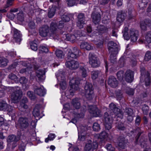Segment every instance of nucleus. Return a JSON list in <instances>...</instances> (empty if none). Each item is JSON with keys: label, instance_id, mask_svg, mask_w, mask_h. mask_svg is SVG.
<instances>
[{"label": "nucleus", "instance_id": "nucleus-43", "mask_svg": "<svg viewBox=\"0 0 151 151\" xmlns=\"http://www.w3.org/2000/svg\"><path fill=\"white\" fill-rule=\"evenodd\" d=\"M144 59L145 61H148L151 59V52L148 51L146 52Z\"/></svg>", "mask_w": 151, "mask_h": 151}, {"label": "nucleus", "instance_id": "nucleus-48", "mask_svg": "<svg viewBox=\"0 0 151 151\" xmlns=\"http://www.w3.org/2000/svg\"><path fill=\"white\" fill-rule=\"evenodd\" d=\"M80 70L81 71L82 76L83 78H85L87 76L86 70L84 67L81 66L79 68Z\"/></svg>", "mask_w": 151, "mask_h": 151}, {"label": "nucleus", "instance_id": "nucleus-35", "mask_svg": "<svg viewBox=\"0 0 151 151\" xmlns=\"http://www.w3.org/2000/svg\"><path fill=\"white\" fill-rule=\"evenodd\" d=\"M8 61L6 58L0 57V67H3L7 65Z\"/></svg>", "mask_w": 151, "mask_h": 151}, {"label": "nucleus", "instance_id": "nucleus-36", "mask_svg": "<svg viewBox=\"0 0 151 151\" xmlns=\"http://www.w3.org/2000/svg\"><path fill=\"white\" fill-rule=\"evenodd\" d=\"M56 56L59 58H64V54L61 50H57L55 52Z\"/></svg>", "mask_w": 151, "mask_h": 151}, {"label": "nucleus", "instance_id": "nucleus-31", "mask_svg": "<svg viewBox=\"0 0 151 151\" xmlns=\"http://www.w3.org/2000/svg\"><path fill=\"white\" fill-rule=\"evenodd\" d=\"M36 76L38 78V80L41 81L42 80V78L44 75L45 74V71L42 69H39L38 70L35 72Z\"/></svg>", "mask_w": 151, "mask_h": 151}, {"label": "nucleus", "instance_id": "nucleus-42", "mask_svg": "<svg viewBox=\"0 0 151 151\" xmlns=\"http://www.w3.org/2000/svg\"><path fill=\"white\" fill-rule=\"evenodd\" d=\"M27 95L28 96L30 99L31 100H35L36 97L33 92L29 91L27 92Z\"/></svg>", "mask_w": 151, "mask_h": 151}, {"label": "nucleus", "instance_id": "nucleus-34", "mask_svg": "<svg viewBox=\"0 0 151 151\" xmlns=\"http://www.w3.org/2000/svg\"><path fill=\"white\" fill-rule=\"evenodd\" d=\"M63 22V21H60L58 25V31L61 34H63L64 33H65L63 30L64 26Z\"/></svg>", "mask_w": 151, "mask_h": 151}, {"label": "nucleus", "instance_id": "nucleus-21", "mask_svg": "<svg viewBox=\"0 0 151 151\" xmlns=\"http://www.w3.org/2000/svg\"><path fill=\"white\" fill-rule=\"evenodd\" d=\"M127 16V13L125 11H121L117 13L116 20L119 22L121 23L124 21Z\"/></svg>", "mask_w": 151, "mask_h": 151}, {"label": "nucleus", "instance_id": "nucleus-54", "mask_svg": "<svg viewBox=\"0 0 151 151\" xmlns=\"http://www.w3.org/2000/svg\"><path fill=\"white\" fill-rule=\"evenodd\" d=\"M62 19L63 22H67L70 21V19L69 15L64 14L62 17Z\"/></svg>", "mask_w": 151, "mask_h": 151}, {"label": "nucleus", "instance_id": "nucleus-23", "mask_svg": "<svg viewBox=\"0 0 151 151\" xmlns=\"http://www.w3.org/2000/svg\"><path fill=\"white\" fill-rule=\"evenodd\" d=\"M125 137L122 136H119L117 139L116 142L121 148H124L125 145Z\"/></svg>", "mask_w": 151, "mask_h": 151}, {"label": "nucleus", "instance_id": "nucleus-8", "mask_svg": "<svg viewBox=\"0 0 151 151\" xmlns=\"http://www.w3.org/2000/svg\"><path fill=\"white\" fill-rule=\"evenodd\" d=\"M142 133V132L140 131V129L138 128L137 129H134L130 131L128 133V135L129 136L134 137L137 134L135 137V142L136 143H137L138 142L139 138Z\"/></svg>", "mask_w": 151, "mask_h": 151}, {"label": "nucleus", "instance_id": "nucleus-2", "mask_svg": "<svg viewBox=\"0 0 151 151\" xmlns=\"http://www.w3.org/2000/svg\"><path fill=\"white\" fill-rule=\"evenodd\" d=\"M80 50L77 47H72L70 50L67 55L66 58L68 60L65 63L66 67L70 69L75 70L78 67L79 64L78 62L73 60L79 56Z\"/></svg>", "mask_w": 151, "mask_h": 151}, {"label": "nucleus", "instance_id": "nucleus-32", "mask_svg": "<svg viewBox=\"0 0 151 151\" xmlns=\"http://www.w3.org/2000/svg\"><path fill=\"white\" fill-rule=\"evenodd\" d=\"M72 104L75 109H79L81 107V103L78 98H76L73 99Z\"/></svg>", "mask_w": 151, "mask_h": 151}, {"label": "nucleus", "instance_id": "nucleus-63", "mask_svg": "<svg viewBox=\"0 0 151 151\" xmlns=\"http://www.w3.org/2000/svg\"><path fill=\"white\" fill-rule=\"evenodd\" d=\"M27 80L25 77H21L19 79V82L22 84H25L27 82Z\"/></svg>", "mask_w": 151, "mask_h": 151}, {"label": "nucleus", "instance_id": "nucleus-33", "mask_svg": "<svg viewBox=\"0 0 151 151\" xmlns=\"http://www.w3.org/2000/svg\"><path fill=\"white\" fill-rule=\"evenodd\" d=\"M39 52L40 53H47L48 52V47L43 45H40L38 48Z\"/></svg>", "mask_w": 151, "mask_h": 151}, {"label": "nucleus", "instance_id": "nucleus-22", "mask_svg": "<svg viewBox=\"0 0 151 151\" xmlns=\"http://www.w3.org/2000/svg\"><path fill=\"white\" fill-rule=\"evenodd\" d=\"M76 34H71L66 33H65L63 35L65 37V40L68 41H70L73 43L76 41V39L77 38L78 36H76Z\"/></svg>", "mask_w": 151, "mask_h": 151}, {"label": "nucleus", "instance_id": "nucleus-55", "mask_svg": "<svg viewBox=\"0 0 151 151\" xmlns=\"http://www.w3.org/2000/svg\"><path fill=\"white\" fill-rule=\"evenodd\" d=\"M7 106V104L4 101L0 102V110L4 111Z\"/></svg>", "mask_w": 151, "mask_h": 151}, {"label": "nucleus", "instance_id": "nucleus-60", "mask_svg": "<svg viewBox=\"0 0 151 151\" xmlns=\"http://www.w3.org/2000/svg\"><path fill=\"white\" fill-rule=\"evenodd\" d=\"M125 111L127 115L134 114L133 109L131 108H126Z\"/></svg>", "mask_w": 151, "mask_h": 151}, {"label": "nucleus", "instance_id": "nucleus-56", "mask_svg": "<svg viewBox=\"0 0 151 151\" xmlns=\"http://www.w3.org/2000/svg\"><path fill=\"white\" fill-rule=\"evenodd\" d=\"M69 151H80L77 145H73L68 148Z\"/></svg>", "mask_w": 151, "mask_h": 151}, {"label": "nucleus", "instance_id": "nucleus-4", "mask_svg": "<svg viewBox=\"0 0 151 151\" xmlns=\"http://www.w3.org/2000/svg\"><path fill=\"white\" fill-rule=\"evenodd\" d=\"M29 125V120L26 117H21L18 120L17 123L16 124V127L22 131L26 129Z\"/></svg>", "mask_w": 151, "mask_h": 151}, {"label": "nucleus", "instance_id": "nucleus-38", "mask_svg": "<svg viewBox=\"0 0 151 151\" xmlns=\"http://www.w3.org/2000/svg\"><path fill=\"white\" fill-rule=\"evenodd\" d=\"M149 1V0H142L141 2L139 4V7L140 9H144L147 6Z\"/></svg>", "mask_w": 151, "mask_h": 151}, {"label": "nucleus", "instance_id": "nucleus-64", "mask_svg": "<svg viewBox=\"0 0 151 151\" xmlns=\"http://www.w3.org/2000/svg\"><path fill=\"white\" fill-rule=\"evenodd\" d=\"M9 78L14 81H16L17 80V76L16 75L13 73H12L10 74L9 76Z\"/></svg>", "mask_w": 151, "mask_h": 151}, {"label": "nucleus", "instance_id": "nucleus-15", "mask_svg": "<svg viewBox=\"0 0 151 151\" xmlns=\"http://www.w3.org/2000/svg\"><path fill=\"white\" fill-rule=\"evenodd\" d=\"M22 35L20 31L16 28L13 30V38L16 43H20L22 40Z\"/></svg>", "mask_w": 151, "mask_h": 151}, {"label": "nucleus", "instance_id": "nucleus-16", "mask_svg": "<svg viewBox=\"0 0 151 151\" xmlns=\"http://www.w3.org/2000/svg\"><path fill=\"white\" fill-rule=\"evenodd\" d=\"M49 27L48 26H44L41 27L39 29V33L40 35L42 37L47 36L49 32Z\"/></svg>", "mask_w": 151, "mask_h": 151}, {"label": "nucleus", "instance_id": "nucleus-46", "mask_svg": "<svg viewBox=\"0 0 151 151\" xmlns=\"http://www.w3.org/2000/svg\"><path fill=\"white\" fill-rule=\"evenodd\" d=\"M93 131L95 132H98L100 129V125L97 122H95L93 124Z\"/></svg>", "mask_w": 151, "mask_h": 151}, {"label": "nucleus", "instance_id": "nucleus-61", "mask_svg": "<svg viewBox=\"0 0 151 151\" xmlns=\"http://www.w3.org/2000/svg\"><path fill=\"white\" fill-rule=\"evenodd\" d=\"M132 9H129L128 12V18L129 20H131L132 19L133 17V15L132 14Z\"/></svg>", "mask_w": 151, "mask_h": 151}, {"label": "nucleus", "instance_id": "nucleus-24", "mask_svg": "<svg viewBox=\"0 0 151 151\" xmlns=\"http://www.w3.org/2000/svg\"><path fill=\"white\" fill-rule=\"evenodd\" d=\"M139 142L141 147L144 148V150L147 151H151V144H150L148 142L145 140L142 141L141 139L139 140Z\"/></svg>", "mask_w": 151, "mask_h": 151}, {"label": "nucleus", "instance_id": "nucleus-57", "mask_svg": "<svg viewBox=\"0 0 151 151\" xmlns=\"http://www.w3.org/2000/svg\"><path fill=\"white\" fill-rule=\"evenodd\" d=\"M66 83L65 81H61L60 83V88L63 90H65L66 88Z\"/></svg>", "mask_w": 151, "mask_h": 151}, {"label": "nucleus", "instance_id": "nucleus-9", "mask_svg": "<svg viewBox=\"0 0 151 151\" xmlns=\"http://www.w3.org/2000/svg\"><path fill=\"white\" fill-rule=\"evenodd\" d=\"M22 95V91L21 90L15 91L11 95V99L14 103H16L21 99Z\"/></svg>", "mask_w": 151, "mask_h": 151}, {"label": "nucleus", "instance_id": "nucleus-28", "mask_svg": "<svg viewBox=\"0 0 151 151\" xmlns=\"http://www.w3.org/2000/svg\"><path fill=\"white\" fill-rule=\"evenodd\" d=\"M108 44L110 45L108 46V49L109 52H110L111 51L114 50L116 47L117 48V51H118V46L116 43L113 41H109Z\"/></svg>", "mask_w": 151, "mask_h": 151}, {"label": "nucleus", "instance_id": "nucleus-1", "mask_svg": "<svg viewBox=\"0 0 151 151\" xmlns=\"http://www.w3.org/2000/svg\"><path fill=\"white\" fill-rule=\"evenodd\" d=\"M111 111L113 112L111 115H109L107 112H105L103 116V120L106 130H109L112 127L113 121L114 119L119 118L122 119L123 113L120 109L117 107L116 105L111 103L109 105Z\"/></svg>", "mask_w": 151, "mask_h": 151}, {"label": "nucleus", "instance_id": "nucleus-37", "mask_svg": "<svg viewBox=\"0 0 151 151\" xmlns=\"http://www.w3.org/2000/svg\"><path fill=\"white\" fill-rule=\"evenodd\" d=\"M108 136V134L107 132L104 131L102 132L99 134V136L98 137V139H101V140L102 141L104 139L106 138Z\"/></svg>", "mask_w": 151, "mask_h": 151}, {"label": "nucleus", "instance_id": "nucleus-19", "mask_svg": "<svg viewBox=\"0 0 151 151\" xmlns=\"http://www.w3.org/2000/svg\"><path fill=\"white\" fill-rule=\"evenodd\" d=\"M130 31L131 41L133 42H136L138 39L139 35L138 31L134 29H130Z\"/></svg>", "mask_w": 151, "mask_h": 151}, {"label": "nucleus", "instance_id": "nucleus-50", "mask_svg": "<svg viewBox=\"0 0 151 151\" xmlns=\"http://www.w3.org/2000/svg\"><path fill=\"white\" fill-rule=\"evenodd\" d=\"M148 106L146 104H144L142 108L143 113L145 115H147L148 112Z\"/></svg>", "mask_w": 151, "mask_h": 151}, {"label": "nucleus", "instance_id": "nucleus-18", "mask_svg": "<svg viewBox=\"0 0 151 151\" xmlns=\"http://www.w3.org/2000/svg\"><path fill=\"white\" fill-rule=\"evenodd\" d=\"M92 21L95 24H98L101 20V15L97 12H93L91 14Z\"/></svg>", "mask_w": 151, "mask_h": 151}, {"label": "nucleus", "instance_id": "nucleus-40", "mask_svg": "<svg viewBox=\"0 0 151 151\" xmlns=\"http://www.w3.org/2000/svg\"><path fill=\"white\" fill-rule=\"evenodd\" d=\"M145 40L149 44L151 42V31L148 32L145 36Z\"/></svg>", "mask_w": 151, "mask_h": 151}, {"label": "nucleus", "instance_id": "nucleus-47", "mask_svg": "<svg viewBox=\"0 0 151 151\" xmlns=\"http://www.w3.org/2000/svg\"><path fill=\"white\" fill-rule=\"evenodd\" d=\"M125 93L129 96H133L134 93V90L132 88H128L126 89Z\"/></svg>", "mask_w": 151, "mask_h": 151}, {"label": "nucleus", "instance_id": "nucleus-13", "mask_svg": "<svg viewBox=\"0 0 151 151\" xmlns=\"http://www.w3.org/2000/svg\"><path fill=\"white\" fill-rule=\"evenodd\" d=\"M78 21L77 23V26L79 28H83V25L85 24V17L83 13L79 14L77 17Z\"/></svg>", "mask_w": 151, "mask_h": 151}, {"label": "nucleus", "instance_id": "nucleus-11", "mask_svg": "<svg viewBox=\"0 0 151 151\" xmlns=\"http://www.w3.org/2000/svg\"><path fill=\"white\" fill-rule=\"evenodd\" d=\"M89 63L92 67L96 68L99 65L98 63V58L93 54L90 53L89 55Z\"/></svg>", "mask_w": 151, "mask_h": 151}, {"label": "nucleus", "instance_id": "nucleus-26", "mask_svg": "<svg viewBox=\"0 0 151 151\" xmlns=\"http://www.w3.org/2000/svg\"><path fill=\"white\" fill-rule=\"evenodd\" d=\"M49 29L52 34H54L55 32L58 31V24L55 22H52L50 24Z\"/></svg>", "mask_w": 151, "mask_h": 151}, {"label": "nucleus", "instance_id": "nucleus-12", "mask_svg": "<svg viewBox=\"0 0 151 151\" xmlns=\"http://www.w3.org/2000/svg\"><path fill=\"white\" fill-rule=\"evenodd\" d=\"M134 71L129 69L127 70L124 75V79L127 83H131L134 79Z\"/></svg>", "mask_w": 151, "mask_h": 151}, {"label": "nucleus", "instance_id": "nucleus-17", "mask_svg": "<svg viewBox=\"0 0 151 151\" xmlns=\"http://www.w3.org/2000/svg\"><path fill=\"white\" fill-rule=\"evenodd\" d=\"M108 84L113 88H116L118 85V81L114 76H110L108 81Z\"/></svg>", "mask_w": 151, "mask_h": 151}, {"label": "nucleus", "instance_id": "nucleus-53", "mask_svg": "<svg viewBox=\"0 0 151 151\" xmlns=\"http://www.w3.org/2000/svg\"><path fill=\"white\" fill-rule=\"evenodd\" d=\"M67 4L69 6H72L76 4L77 0H66Z\"/></svg>", "mask_w": 151, "mask_h": 151}, {"label": "nucleus", "instance_id": "nucleus-7", "mask_svg": "<svg viewBox=\"0 0 151 151\" xmlns=\"http://www.w3.org/2000/svg\"><path fill=\"white\" fill-rule=\"evenodd\" d=\"M88 110L89 113L93 117H96L99 116L101 113L100 110L96 106L94 105L89 106Z\"/></svg>", "mask_w": 151, "mask_h": 151}, {"label": "nucleus", "instance_id": "nucleus-52", "mask_svg": "<svg viewBox=\"0 0 151 151\" xmlns=\"http://www.w3.org/2000/svg\"><path fill=\"white\" fill-rule=\"evenodd\" d=\"M56 11V9L54 8L51 9L48 12V17L49 18H52L54 15Z\"/></svg>", "mask_w": 151, "mask_h": 151}, {"label": "nucleus", "instance_id": "nucleus-59", "mask_svg": "<svg viewBox=\"0 0 151 151\" xmlns=\"http://www.w3.org/2000/svg\"><path fill=\"white\" fill-rule=\"evenodd\" d=\"M115 94L118 99H121L122 97V93L121 91L119 90L115 92Z\"/></svg>", "mask_w": 151, "mask_h": 151}, {"label": "nucleus", "instance_id": "nucleus-41", "mask_svg": "<svg viewBox=\"0 0 151 151\" xmlns=\"http://www.w3.org/2000/svg\"><path fill=\"white\" fill-rule=\"evenodd\" d=\"M35 42L36 41L34 40L30 43L31 48L34 51L37 50L38 49L37 45Z\"/></svg>", "mask_w": 151, "mask_h": 151}, {"label": "nucleus", "instance_id": "nucleus-44", "mask_svg": "<svg viewBox=\"0 0 151 151\" xmlns=\"http://www.w3.org/2000/svg\"><path fill=\"white\" fill-rule=\"evenodd\" d=\"M100 72L98 70H96L92 72L91 73V78L93 80H95L98 77Z\"/></svg>", "mask_w": 151, "mask_h": 151}, {"label": "nucleus", "instance_id": "nucleus-29", "mask_svg": "<svg viewBox=\"0 0 151 151\" xmlns=\"http://www.w3.org/2000/svg\"><path fill=\"white\" fill-rule=\"evenodd\" d=\"M28 102V99L26 97H24L20 102V106L23 108L27 109L28 108V106L27 104Z\"/></svg>", "mask_w": 151, "mask_h": 151}, {"label": "nucleus", "instance_id": "nucleus-3", "mask_svg": "<svg viewBox=\"0 0 151 151\" xmlns=\"http://www.w3.org/2000/svg\"><path fill=\"white\" fill-rule=\"evenodd\" d=\"M85 96L88 100L93 99L94 97V88L91 83L86 82L84 88Z\"/></svg>", "mask_w": 151, "mask_h": 151}, {"label": "nucleus", "instance_id": "nucleus-39", "mask_svg": "<svg viewBox=\"0 0 151 151\" xmlns=\"http://www.w3.org/2000/svg\"><path fill=\"white\" fill-rule=\"evenodd\" d=\"M116 76L119 80L122 81L124 78V71L122 70L119 71L116 73Z\"/></svg>", "mask_w": 151, "mask_h": 151}, {"label": "nucleus", "instance_id": "nucleus-25", "mask_svg": "<svg viewBox=\"0 0 151 151\" xmlns=\"http://www.w3.org/2000/svg\"><path fill=\"white\" fill-rule=\"evenodd\" d=\"M80 47L81 48L85 49L87 50H90L93 49V46L90 43L85 42H81Z\"/></svg>", "mask_w": 151, "mask_h": 151}, {"label": "nucleus", "instance_id": "nucleus-20", "mask_svg": "<svg viewBox=\"0 0 151 151\" xmlns=\"http://www.w3.org/2000/svg\"><path fill=\"white\" fill-rule=\"evenodd\" d=\"M111 54L110 56V62L113 63H114L116 61V55L118 53L117 48L116 47L114 50L111 51Z\"/></svg>", "mask_w": 151, "mask_h": 151}, {"label": "nucleus", "instance_id": "nucleus-45", "mask_svg": "<svg viewBox=\"0 0 151 151\" xmlns=\"http://www.w3.org/2000/svg\"><path fill=\"white\" fill-rule=\"evenodd\" d=\"M17 18L18 21L21 22L23 21L24 20V16L23 12H19L18 13Z\"/></svg>", "mask_w": 151, "mask_h": 151}, {"label": "nucleus", "instance_id": "nucleus-51", "mask_svg": "<svg viewBox=\"0 0 151 151\" xmlns=\"http://www.w3.org/2000/svg\"><path fill=\"white\" fill-rule=\"evenodd\" d=\"M105 147L108 151H114L115 150V148L112 146L111 144H107L106 145Z\"/></svg>", "mask_w": 151, "mask_h": 151}, {"label": "nucleus", "instance_id": "nucleus-62", "mask_svg": "<svg viewBox=\"0 0 151 151\" xmlns=\"http://www.w3.org/2000/svg\"><path fill=\"white\" fill-rule=\"evenodd\" d=\"M14 135L12 134L8 136L7 139V142L11 143L12 142H14Z\"/></svg>", "mask_w": 151, "mask_h": 151}, {"label": "nucleus", "instance_id": "nucleus-5", "mask_svg": "<svg viewBox=\"0 0 151 151\" xmlns=\"http://www.w3.org/2000/svg\"><path fill=\"white\" fill-rule=\"evenodd\" d=\"M141 72V77L144 76L145 77L144 79L145 85L146 87L150 86L151 83V80L150 74L148 71L146 72L145 69L144 68H142L140 70Z\"/></svg>", "mask_w": 151, "mask_h": 151}, {"label": "nucleus", "instance_id": "nucleus-14", "mask_svg": "<svg viewBox=\"0 0 151 151\" xmlns=\"http://www.w3.org/2000/svg\"><path fill=\"white\" fill-rule=\"evenodd\" d=\"M98 146L97 142H93L92 143H88L85 145L84 149L86 151H89L92 150V151H96Z\"/></svg>", "mask_w": 151, "mask_h": 151}, {"label": "nucleus", "instance_id": "nucleus-30", "mask_svg": "<svg viewBox=\"0 0 151 151\" xmlns=\"http://www.w3.org/2000/svg\"><path fill=\"white\" fill-rule=\"evenodd\" d=\"M116 128L119 131H124L126 129V127L125 126L124 123L122 122H118L116 126Z\"/></svg>", "mask_w": 151, "mask_h": 151}, {"label": "nucleus", "instance_id": "nucleus-58", "mask_svg": "<svg viewBox=\"0 0 151 151\" xmlns=\"http://www.w3.org/2000/svg\"><path fill=\"white\" fill-rule=\"evenodd\" d=\"M26 144L24 142H22L19 146V148L20 151H24L26 148Z\"/></svg>", "mask_w": 151, "mask_h": 151}, {"label": "nucleus", "instance_id": "nucleus-27", "mask_svg": "<svg viewBox=\"0 0 151 151\" xmlns=\"http://www.w3.org/2000/svg\"><path fill=\"white\" fill-rule=\"evenodd\" d=\"M34 92L36 94L41 96H44L46 93L45 90L42 89L41 87H37L34 88Z\"/></svg>", "mask_w": 151, "mask_h": 151}, {"label": "nucleus", "instance_id": "nucleus-49", "mask_svg": "<svg viewBox=\"0 0 151 151\" xmlns=\"http://www.w3.org/2000/svg\"><path fill=\"white\" fill-rule=\"evenodd\" d=\"M32 114L35 117H38L40 116V115L39 109L37 108L36 107H35L33 109Z\"/></svg>", "mask_w": 151, "mask_h": 151}, {"label": "nucleus", "instance_id": "nucleus-10", "mask_svg": "<svg viewBox=\"0 0 151 151\" xmlns=\"http://www.w3.org/2000/svg\"><path fill=\"white\" fill-rule=\"evenodd\" d=\"M98 29L94 31L92 33V36H97L100 34L106 33L108 31V28L103 25H99L97 27Z\"/></svg>", "mask_w": 151, "mask_h": 151}, {"label": "nucleus", "instance_id": "nucleus-6", "mask_svg": "<svg viewBox=\"0 0 151 151\" xmlns=\"http://www.w3.org/2000/svg\"><path fill=\"white\" fill-rule=\"evenodd\" d=\"M73 80H71L69 82L70 87L69 91L70 94L71 95H73L75 91L78 90L79 84L80 83V81L78 80H75L74 82H73Z\"/></svg>", "mask_w": 151, "mask_h": 151}]
</instances>
